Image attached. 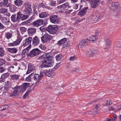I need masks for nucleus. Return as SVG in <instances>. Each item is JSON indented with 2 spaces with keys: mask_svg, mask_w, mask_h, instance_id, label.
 I'll return each instance as SVG.
<instances>
[{
  "mask_svg": "<svg viewBox=\"0 0 121 121\" xmlns=\"http://www.w3.org/2000/svg\"><path fill=\"white\" fill-rule=\"evenodd\" d=\"M31 5L29 4L26 3L25 4V7L26 9H28L32 10L31 8Z\"/></svg>",
  "mask_w": 121,
  "mask_h": 121,
  "instance_id": "41",
  "label": "nucleus"
},
{
  "mask_svg": "<svg viewBox=\"0 0 121 121\" xmlns=\"http://www.w3.org/2000/svg\"><path fill=\"white\" fill-rule=\"evenodd\" d=\"M95 34L97 35H98L100 34V31L99 30H96L95 32Z\"/></svg>",
  "mask_w": 121,
  "mask_h": 121,
  "instance_id": "57",
  "label": "nucleus"
},
{
  "mask_svg": "<svg viewBox=\"0 0 121 121\" xmlns=\"http://www.w3.org/2000/svg\"><path fill=\"white\" fill-rule=\"evenodd\" d=\"M113 117L114 118V119L113 120L114 121H116L117 120L116 115L115 114H114L113 115Z\"/></svg>",
  "mask_w": 121,
  "mask_h": 121,
  "instance_id": "63",
  "label": "nucleus"
},
{
  "mask_svg": "<svg viewBox=\"0 0 121 121\" xmlns=\"http://www.w3.org/2000/svg\"><path fill=\"white\" fill-rule=\"evenodd\" d=\"M100 0H90V5L92 8H95Z\"/></svg>",
  "mask_w": 121,
  "mask_h": 121,
  "instance_id": "12",
  "label": "nucleus"
},
{
  "mask_svg": "<svg viewBox=\"0 0 121 121\" xmlns=\"http://www.w3.org/2000/svg\"><path fill=\"white\" fill-rule=\"evenodd\" d=\"M105 43L107 45H109L111 44L110 40L106 38L105 39Z\"/></svg>",
  "mask_w": 121,
  "mask_h": 121,
  "instance_id": "37",
  "label": "nucleus"
},
{
  "mask_svg": "<svg viewBox=\"0 0 121 121\" xmlns=\"http://www.w3.org/2000/svg\"><path fill=\"white\" fill-rule=\"evenodd\" d=\"M91 20L92 23H95L98 21L97 17L95 16H92L91 18Z\"/></svg>",
  "mask_w": 121,
  "mask_h": 121,
  "instance_id": "32",
  "label": "nucleus"
},
{
  "mask_svg": "<svg viewBox=\"0 0 121 121\" xmlns=\"http://www.w3.org/2000/svg\"><path fill=\"white\" fill-rule=\"evenodd\" d=\"M11 85V81L10 80H9L5 82L4 86L6 87L9 88Z\"/></svg>",
  "mask_w": 121,
  "mask_h": 121,
  "instance_id": "29",
  "label": "nucleus"
},
{
  "mask_svg": "<svg viewBox=\"0 0 121 121\" xmlns=\"http://www.w3.org/2000/svg\"><path fill=\"white\" fill-rule=\"evenodd\" d=\"M31 10H32L28 9H25L24 10V12L25 13V14H27L29 15L30 14Z\"/></svg>",
  "mask_w": 121,
  "mask_h": 121,
  "instance_id": "36",
  "label": "nucleus"
},
{
  "mask_svg": "<svg viewBox=\"0 0 121 121\" xmlns=\"http://www.w3.org/2000/svg\"><path fill=\"white\" fill-rule=\"evenodd\" d=\"M56 2L54 1H52L50 2V5L52 6H54L56 4Z\"/></svg>",
  "mask_w": 121,
  "mask_h": 121,
  "instance_id": "54",
  "label": "nucleus"
},
{
  "mask_svg": "<svg viewBox=\"0 0 121 121\" xmlns=\"http://www.w3.org/2000/svg\"><path fill=\"white\" fill-rule=\"evenodd\" d=\"M29 92V91H28L27 92H26V93L23 96V97L24 99H25L26 98V97L28 95Z\"/></svg>",
  "mask_w": 121,
  "mask_h": 121,
  "instance_id": "52",
  "label": "nucleus"
},
{
  "mask_svg": "<svg viewBox=\"0 0 121 121\" xmlns=\"http://www.w3.org/2000/svg\"><path fill=\"white\" fill-rule=\"evenodd\" d=\"M89 43V40L87 39H83L80 41L78 44L79 49H81L88 45Z\"/></svg>",
  "mask_w": 121,
  "mask_h": 121,
  "instance_id": "4",
  "label": "nucleus"
},
{
  "mask_svg": "<svg viewBox=\"0 0 121 121\" xmlns=\"http://www.w3.org/2000/svg\"><path fill=\"white\" fill-rule=\"evenodd\" d=\"M116 47L118 48H121V43H118L116 44Z\"/></svg>",
  "mask_w": 121,
  "mask_h": 121,
  "instance_id": "56",
  "label": "nucleus"
},
{
  "mask_svg": "<svg viewBox=\"0 0 121 121\" xmlns=\"http://www.w3.org/2000/svg\"><path fill=\"white\" fill-rule=\"evenodd\" d=\"M32 38L31 37H29L26 38V40L23 41V45L25 46L29 44L30 45L31 41V39Z\"/></svg>",
  "mask_w": 121,
  "mask_h": 121,
  "instance_id": "17",
  "label": "nucleus"
},
{
  "mask_svg": "<svg viewBox=\"0 0 121 121\" xmlns=\"http://www.w3.org/2000/svg\"><path fill=\"white\" fill-rule=\"evenodd\" d=\"M48 13L46 12H42L39 14V17L41 18H44L48 17Z\"/></svg>",
  "mask_w": 121,
  "mask_h": 121,
  "instance_id": "22",
  "label": "nucleus"
},
{
  "mask_svg": "<svg viewBox=\"0 0 121 121\" xmlns=\"http://www.w3.org/2000/svg\"><path fill=\"white\" fill-rule=\"evenodd\" d=\"M21 31L22 32H25L26 30V29L24 27H21L20 28Z\"/></svg>",
  "mask_w": 121,
  "mask_h": 121,
  "instance_id": "50",
  "label": "nucleus"
},
{
  "mask_svg": "<svg viewBox=\"0 0 121 121\" xmlns=\"http://www.w3.org/2000/svg\"><path fill=\"white\" fill-rule=\"evenodd\" d=\"M22 15V14L21 12H18V13L17 17V21H18L20 19H21Z\"/></svg>",
  "mask_w": 121,
  "mask_h": 121,
  "instance_id": "44",
  "label": "nucleus"
},
{
  "mask_svg": "<svg viewBox=\"0 0 121 121\" xmlns=\"http://www.w3.org/2000/svg\"><path fill=\"white\" fill-rule=\"evenodd\" d=\"M4 70V69L3 67H1L0 68V72H3Z\"/></svg>",
  "mask_w": 121,
  "mask_h": 121,
  "instance_id": "60",
  "label": "nucleus"
},
{
  "mask_svg": "<svg viewBox=\"0 0 121 121\" xmlns=\"http://www.w3.org/2000/svg\"><path fill=\"white\" fill-rule=\"evenodd\" d=\"M22 15L21 19L22 20H24L26 19L28 17V15L26 16L22 14Z\"/></svg>",
  "mask_w": 121,
  "mask_h": 121,
  "instance_id": "39",
  "label": "nucleus"
},
{
  "mask_svg": "<svg viewBox=\"0 0 121 121\" xmlns=\"http://www.w3.org/2000/svg\"><path fill=\"white\" fill-rule=\"evenodd\" d=\"M34 68L33 66L30 64L28 65V69L30 71H32L33 70Z\"/></svg>",
  "mask_w": 121,
  "mask_h": 121,
  "instance_id": "40",
  "label": "nucleus"
},
{
  "mask_svg": "<svg viewBox=\"0 0 121 121\" xmlns=\"http://www.w3.org/2000/svg\"><path fill=\"white\" fill-rule=\"evenodd\" d=\"M5 63V61L3 59H0V66L2 65Z\"/></svg>",
  "mask_w": 121,
  "mask_h": 121,
  "instance_id": "46",
  "label": "nucleus"
},
{
  "mask_svg": "<svg viewBox=\"0 0 121 121\" xmlns=\"http://www.w3.org/2000/svg\"><path fill=\"white\" fill-rule=\"evenodd\" d=\"M83 21V19H78L76 20L75 21V22L76 23H78L79 22H82Z\"/></svg>",
  "mask_w": 121,
  "mask_h": 121,
  "instance_id": "58",
  "label": "nucleus"
},
{
  "mask_svg": "<svg viewBox=\"0 0 121 121\" xmlns=\"http://www.w3.org/2000/svg\"><path fill=\"white\" fill-rule=\"evenodd\" d=\"M19 76L17 75H13L11 76L10 78L12 80H16L19 79Z\"/></svg>",
  "mask_w": 121,
  "mask_h": 121,
  "instance_id": "27",
  "label": "nucleus"
},
{
  "mask_svg": "<svg viewBox=\"0 0 121 121\" xmlns=\"http://www.w3.org/2000/svg\"><path fill=\"white\" fill-rule=\"evenodd\" d=\"M22 40V39L20 38H18L16 41L12 43H9V46H15L18 45Z\"/></svg>",
  "mask_w": 121,
  "mask_h": 121,
  "instance_id": "18",
  "label": "nucleus"
},
{
  "mask_svg": "<svg viewBox=\"0 0 121 121\" xmlns=\"http://www.w3.org/2000/svg\"><path fill=\"white\" fill-rule=\"evenodd\" d=\"M26 80L28 81H31V79L30 77L29 76L28 77H27L26 79Z\"/></svg>",
  "mask_w": 121,
  "mask_h": 121,
  "instance_id": "59",
  "label": "nucleus"
},
{
  "mask_svg": "<svg viewBox=\"0 0 121 121\" xmlns=\"http://www.w3.org/2000/svg\"><path fill=\"white\" fill-rule=\"evenodd\" d=\"M58 27L57 25L49 26L47 28L48 31L52 34H55L58 31Z\"/></svg>",
  "mask_w": 121,
  "mask_h": 121,
  "instance_id": "3",
  "label": "nucleus"
},
{
  "mask_svg": "<svg viewBox=\"0 0 121 121\" xmlns=\"http://www.w3.org/2000/svg\"><path fill=\"white\" fill-rule=\"evenodd\" d=\"M1 21L7 26H9L11 25V23L8 18H7L4 17H3L1 19Z\"/></svg>",
  "mask_w": 121,
  "mask_h": 121,
  "instance_id": "10",
  "label": "nucleus"
},
{
  "mask_svg": "<svg viewBox=\"0 0 121 121\" xmlns=\"http://www.w3.org/2000/svg\"><path fill=\"white\" fill-rule=\"evenodd\" d=\"M2 89L0 88V96L2 95L4 93L3 91H2Z\"/></svg>",
  "mask_w": 121,
  "mask_h": 121,
  "instance_id": "61",
  "label": "nucleus"
},
{
  "mask_svg": "<svg viewBox=\"0 0 121 121\" xmlns=\"http://www.w3.org/2000/svg\"><path fill=\"white\" fill-rule=\"evenodd\" d=\"M45 74L46 76L49 77H52L53 75V73L51 71H47L44 73Z\"/></svg>",
  "mask_w": 121,
  "mask_h": 121,
  "instance_id": "30",
  "label": "nucleus"
},
{
  "mask_svg": "<svg viewBox=\"0 0 121 121\" xmlns=\"http://www.w3.org/2000/svg\"><path fill=\"white\" fill-rule=\"evenodd\" d=\"M56 59L57 61H59L61 58V57L60 55H57L56 56Z\"/></svg>",
  "mask_w": 121,
  "mask_h": 121,
  "instance_id": "53",
  "label": "nucleus"
},
{
  "mask_svg": "<svg viewBox=\"0 0 121 121\" xmlns=\"http://www.w3.org/2000/svg\"><path fill=\"white\" fill-rule=\"evenodd\" d=\"M9 6V3L8 0H3V2H0V7H4L7 8Z\"/></svg>",
  "mask_w": 121,
  "mask_h": 121,
  "instance_id": "16",
  "label": "nucleus"
},
{
  "mask_svg": "<svg viewBox=\"0 0 121 121\" xmlns=\"http://www.w3.org/2000/svg\"><path fill=\"white\" fill-rule=\"evenodd\" d=\"M88 9V7H86L84 8L83 10H81L78 13V14L81 16L85 14L87 12V10Z\"/></svg>",
  "mask_w": 121,
  "mask_h": 121,
  "instance_id": "21",
  "label": "nucleus"
},
{
  "mask_svg": "<svg viewBox=\"0 0 121 121\" xmlns=\"http://www.w3.org/2000/svg\"><path fill=\"white\" fill-rule=\"evenodd\" d=\"M5 52L4 50L2 48H0V56H2L4 54Z\"/></svg>",
  "mask_w": 121,
  "mask_h": 121,
  "instance_id": "38",
  "label": "nucleus"
},
{
  "mask_svg": "<svg viewBox=\"0 0 121 121\" xmlns=\"http://www.w3.org/2000/svg\"><path fill=\"white\" fill-rule=\"evenodd\" d=\"M40 40L39 38L36 36L34 37L32 39V44L35 46L39 45L40 43Z\"/></svg>",
  "mask_w": 121,
  "mask_h": 121,
  "instance_id": "11",
  "label": "nucleus"
},
{
  "mask_svg": "<svg viewBox=\"0 0 121 121\" xmlns=\"http://www.w3.org/2000/svg\"><path fill=\"white\" fill-rule=\"evenodd\" d=\"M14 3L18 6H21L23 4L22 1L21 0H16L14 1Z\"/></svg>",
  "mask_w": 121,
  "mask_h": 121,
  "instance_id": "26",
  "label": "nucleus"
},
{
  "mask_svg": "<svg viewBox=\"0 0 121 121\" xmlns=\"http://www.w3.org/2000/svg\"><path fill=\"white\" fill-rule=\"evenodd\" d=\"M107 103L108 104L111 105L112 104V102L111 100H108L107 101Z\"/></svg>",
  "mask_w": 121,
  "mask_h": 121,
  "instance_id": "62",
  "label": "nucleus"
},
{
  "mask_svg": "<svg viewBox=\"0 0 121 121\" xmlns=\"http://www.w3.org/2000/svg\"><path fill=\"white\" fill-rule=\"evenodd\" d=\"M31 45H30L25 49H24L22 51V55L23 57H25L26 56H30V52L28 53L29 49L31 48Z\"/></svg>",
  "mask_w": 121,
  "mask_h": 121,
  "instance_id": "7",
  "label": "nucleus"
},
{
  "mask_svg": "<svg viewBox=\"0 0 121 121\" xmlns=\"http://www.w3.org/2000/svg\"><path fill=\"white\" fill-rule=\"evenodd\" d=\"M97 54V52H92L90 50L88 51L86 53L87 55L90 56H93L95 54Z\"/></svg>",
  "mask_w": 121,
  "mask_h": 121,
  "instance_id": "23",
  "label": "nucleus"
},
{
  "mask_svg": "<svg viewBox=\"0 0 121 121\" xmlns=\"http://www.w3.org/2000/svg\"><path fill=\"white\" fill-rule=\"evenodd\" d=\"M43 21L42 20L39 19L33 22V24L34 26L38 27L43 23Z\"/></svg>",
  "mask_w": 121,
  "mask_h": 121,
  "instance_id": "15",
  "label": "nucleus"
},
{
  "mask_svg": "<svg viewBox=\"0 0 121 121\" xmlns=\"http://www.w3.org/2000/svg\"><path fill=\"white\" fill-rule=\"evenodd\" d=\"M9 75V74L8 73H4L2 74L1 78V79L6 78Z\"/></svg>",
  "mask_w": 121,
  "mask_h": 121,
  "instance_id": "35",
  "label": "nucleus"
},
{
  "mask_svg": "<svg viewBox=\"0 0 121 121\" xmlns=\"http://www.w3.org/2000/svg\"><path fill=\"white\" fill-rule=\"evenodd\" d=\"M57 16L56 15L51 16L50 17V21L52 23H55L58 21Z\"/></svg>",
  "mask_w": 121,
  "mask_h": 121,
  "instance_id": "19",
  "label": "nucleus"
},
{
  "mask_svg": "<svg viewBox=\"0 0 121 121\" xmlns=\"http://www.w3.org/2000/svg\"><path fill=\"white\" fill-rule=\"evenodd\" d=\"M57 44L59 45L62 46L63 48H65L68 46L66 38L63 39L59 41L58 42Z\"/></svg>",
  "mask_w": 121,
  "mask_h": 121,
  "instance_id": "8",
  "label": "nucleus"
},
{
  "mask_svg": "<svg viewBox=\"0 0 121 121\" xmlns=\"http://www.w3.org/2000/svg\"><path fill=\"white\" fill-rule=\"evenodd\" d=\"M102 107L103 106L101 104H98L95 105V107L94 108V110L95 112H96L99 109H101Z\"/></svg>",
  "mask_w": 121,
  "mask_h": 121,
  "instance_id": "24",
  "label": "nucleus"
},
{
  "mask_svg": "<svg viewBox=\"0 0 121 121\" xmlns=\"http://www.w3.org/2000/svg\"><path fill=\"white\" fill-rule=\"evenodd\" d=\"M68 3L66 2L62 5L57 7L58 9L61 10H67L69 7Z\"/></svg>",
  "mask_w": 121,
  "mask_h": 121,
  "instance_id": "9",
  "label": "nucleus"
},
{
  "mask_svg": "<svg viewBox=\"0 0 121 121\" xmlns=\"http://www.w3.org/2000/svg\"><path fill=\"white\" fill-rule=\"evenodd\" d=\"M11 19L14 22H15L17 21V18H16V16L15 15H13L12 16Z\"/></svg>",
  "mask_w": 121,
  "mask_h": 121,
  "instance_id": "45",
  "label": "nucleus"
},
{
  "mask_svg": "<svg viewBox=\"0 0 121 121\" xmlns=\"http://www.w3.org/2000/svg\"><path fill=\"white\" fill-rule=\"evenodd\" d=\"M11 67L13 69H14V70L19 69L20 68L19 67L15 65H14L13 66H11Z\"/></svg>",
  "mask_w": 121,
  "mask_h": 121,
  "instance_id": "42",
  "label": "nucleus"
},
{
  "mask_svg": "<svg viewBox=\"0 0 121 121\" xmlns=\"http://www.w3.org/2000/svg\"><path fill=\"white\" fill-rule=\"evenodd\" d=\"M51 57L48 54H44L39 57L42 61L41 66L42 68H47L49 67H54L55 63L50 60Z\"/></svg>",
  "mask_w": 121,
  "mask_h": 121,
  "instance_id": "1",
  "label": "nucleus"
},
{
  "mask_svg": "<svg viewBox=\"0 0 121 121\" xmlns=\"http://www.w3.org/2000/svg\"><path fill=\"white\" fill-rule=\"evenodd\" d=\"M51 39V36L49 34H46L41 37V40L43 43H44L48 42Z\"/></svg>",
  "mask_w": 121,
  "mask_h": 121,
  "instance_id": "6",
  "label": "nucleus"
},
{
  "mask_svg": "<svg viewBox=\"0 0 121 121\" xmlns=\"http://www.w3.org/2000/svg\"><path fill=\"white\" fill-rule=\"evenodd\" d=\"M0 13H4L7 12V9L4 8H2L0 10Z\"/></svg>",
  "mask_w": 121,
  "mask_h": 121,
  "instance_id": "48",
  "label": "nucleus"
},
{
  "mask_svg": "<svg viewBox=\"0 0 121 121\" xmlns=\"http://www.w3.org/2000/svg\"><path fill=\"white\" fill-rule=\"evenodd\" d=\"M9 107L7 105L2 106L0 107V111H2L7 109Z\"/></svg>",
  "mask_w": 121,
  "mask_h": 121,
  "instance_id": "34",
  "label": "nucleus"
},
{
  "mask_svg": "<svg viewBox=\"0 0 121 121\" xmlns=\"http://www.w3.org/2000/svg\"><path fill=\"white\" fill-rule=\"evenodd\" d=\"M119 3L117 1L112 2L110 4L109 6L110 9L112 11H116L118 8Z\"/></svg>",
  "mask_w": 121,
  "mask_h": 121,
  "instance_id": "5",
  "label": "nucleus"
},
{
  "mask_svg": "<svg viewBox=\"0 0 121 121\" xmlns=\"http://www.w3.org/2000/svg\"><path fill=\"white\" fill-rule=\"evenodd\" d=\"M97 39V38L96 37L94 36H91L90 37V39L88 40H89V43L90 41H91V42H93L95 41Z\"/></svg>",
  "mask_w": 121,
  "mask_h": 121,
  "instance_id": "31",
  "label": "nucleus"
},
{
  "mask_svg": "<svg viewBox=\"0 0 121 121\" xmlns=\"http://www.w3.org/2000/svg\"><path fill=\"white\" fill-rule=\"evenodd\" d=\"M12 36V34L9 32H7L5 33V37L8 39L11 38Z\"/></svg>",
  "mask_w": 121,
  "mask_h": 121,
  "instance_id": "33",
  "label": "nucleus"
},
{
  "mask_svg": "<svg viewBox=\"0 0 121 121\" xmlns=\"http://www.w3.org/2000/svg\"><path fill=\"white\" fill-rule=\"evenodd\" d=\"M11 115L9 114H0V117H9Z\"/></svg>",
  "mask_w": 121,
  "mask_h": 121,
  "instance_id": "43",
  "label": "nucleus"
},
{
  "mask_svg": "<svg viewBox=\"0 0 121 121\" xmlns=\"http://www.w3.org/2000/svg\"><path fill=\"white\" fill-rule=\"evenodd\" d=\"M120 104L117 105V107L118 109L112 106H110L108 108V110L109 111H113L115 112H117V111H121V108H120V107L119 106Z\"/></svg>",
  "mask_w": 121,
  "mask_h": 121,
  "instance_id": "13",
  "label": "nucleus"
},
{
  "mask_svg": "<svg viewBox=\"0 0 121 121\" xmlns=\"http://www.w3.org/2000/svg\"><path fill=\"white\" fill-rule=\"evenodd\" d=\"M36 30V29L35 28H30L29 29L28 31L29 35L30 36L33 35L35 33Z\"/></svg>",
  "mask_w": 121,
  "mask_h": 121,
  "instance_id": "20",
  "label": "nucleus"
},
{
  "mask_svg": "<svg viewBox=\"0 0 121 121\" xmlns=\"http://www.w3.org/2000/svg\"><path fill=\"white\" fill-rule=\"evenodd\" d=\"M39 47L42 50H45L46 49V47H45L42 44H41L39 46Z\"/></svg>",
  "mask_w": 121,
  "mask_h": 121,
  "instance_id": "51",
  "label": "nucleus"
},
{
  "mask_svg": "<svg viewBox=\"0 0 121 121\" xmlns=\"http://www.w3.org/2000/svg\"><path fill=\"white\" fill-rule=\"evenodd\" d=\"M8 50L9 52L12 53H16L17 51V50L16 48H9Z\"/></svg>",
  "mask_w": 121,
  "mask_h": 121,
  "instance_id": "25",
  "label": "nucleus"
},
{
  "mask_svg": "<svg viewBox=\"0 0 121 121\" xmlns=\"http://www.w3.org/2000/svg\"><path fill=\"white\" fill-rule=\"evenodd\" d=\"M9 88L6 87L4 86V88H2V90H3V92L4 93L7 92L8 91Z\"/></svg>",
  "mask_w": 121,
  "mask_h": 121,
  "instance_id": "47",
  "label": "nucleus"
},
{
  "mask_svg": "<svg viewBox=\"0 0 121 121\" xmlns=\"http://www.w3.org/2000/svg\"><path fill=\"white\" fill-rule=\"evenodd\" d=\"M76 57L75 56L71 57L69 59V60L70 61H73L76 59Z\"/></svg>",
  "mask_w": 121,
  "mask_h": 121,
  "instance_id": "55",
  "label": "nucleus"
},
{
  "mask_svg": "<svg viewBox=\"0 0 121 121\" xmlns=\"http://www.w3.org/2000/svg\"><path fill=\"white\" fill-rule=\"evenodd\" d=\"M40 52V51L38 49H33L30 51V56L33 57L35 55H38Z\"/></svg>",
  "mask_w": 121,
  "mask_h": 121,
  "instance_id": "14",
  "label": "nucleus"
},
{
  "mask_svg": "<svg viewBox=\"0 0 121 121\" xmlns=\"http://www.w3.org/2000/svg\"><path fill=\"white\" fill-rule=\"evenodd\" d=\"M79 6H80V8L79 9V10L80 9V8L82 7V6L81 5H80L79 4H75L73 7V8L74 9H77L78 8V7Z\"/></svg>",
  "mask_w": 121,
  "mask_h": 121,
  "instance_id": "49",
  "label": "nucleus"
},
{
  "mask_svg": "<svg viewBox=\"0 0 121 121\" xmlns=\"http://www.w3.org/2000/svg\"><path fill=\"white\" fill-rule=\"evenodd\" d=\"M29 83H25L21 86L16 87L14 89L13 92L10 93L9 96H14L20 95L21 93L23 92L26 88L29 86Z\"/></svg>",
  "mask_w": 121,
  "mask_h": 121,
  "instance_id": "2",
  "label": "nucleus"
},
{
  "mask_svg": "<svg viewBox=\"0 0 121 121\" xmlns=\"http://www.w3.org/2000/svg\"><path fill=\"white\" fill-rule=\"evenodd\" d=\"M42 77V74H40V75L37 74H35L34 76V79L36 80H39Z\"/></svg>",
  "mask_w": 121,
  "mask_h": 121,
  "instance_id": "28",
  "label": "nucleus"
},
{
  "mask_svg": "<svg viewBox=\"0 0 121 121\" xmlns=\"http://www.w3.org/2000/svg\"><path fill=\"white\" fill-rule=\"evenodd\" d=\"M106 121H115L113 119H109L107 118L106 119Z\"/></svg>",
  "mask_w": 121,
  "mask_h": 121,
  "instance_id": "64",
  "label": "nucleus"
}]
</instances>
